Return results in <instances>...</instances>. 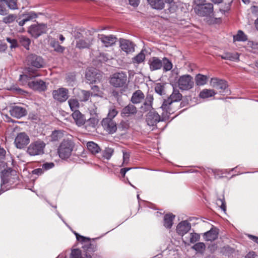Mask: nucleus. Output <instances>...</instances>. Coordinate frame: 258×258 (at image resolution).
<instances>
[{"mask_svg":"<svg viewBox=\"0 0 258 258\" xmlns=\"http://www.w3.org/2000/svg\"><path fill=\"white\" fill-rule=\"evenodd\" d=\"M182 98V94L178 89L173 88V92L170 96L164 100L161 108L166 112V115L168 117L169 115L173 114L175 110L172 108V104L173 102L180 101Z\"/></svg>","mask_w":258,"mask_h":258,"instance_id":"f257e3e1","label":"nucleus"},{"mask_svg":"<svg viewBox=\"0 0 258 258\" xmlns=\"http://www.w3.org/2000/svg\"><path fill=\"white\" fill-rule=\"evenodd\" d=\"M74 143L71 140H64L58 148L57 153L62 159L69 158L74 148Z\"/></svg>","mask_w":258,"mask_h":258,"instance_id":"f03ea898","label":"nucleus"},{"mask_svg":"<svg viewBox=\"0 0 258 258\" xmlns=\"http://www.w3.org/2000/svg\"><path fill=\"white\" fill-rule=\"evenodd\" d=\"M201 0H195L196 6L194 8L195 13L200 16L204 17L210 15L213 13V5L208 3L202 4L200 2ZM205 0H201V3H204Z\"/></svg>","mask_w":258,"mask_h":258,"instance_id":"7ed1b4c3","label":"nucleus"},{"mask_svg":"<svg viewBox=\"0 0 258 258\" xmlns=\"http://www.w3.org/2000/svg\"><path fill=\"white\" fill-rule=\"evenodd\" d=\"M127 75L123 72L113 74L110 78L109 83L115 88H122L126 85Z\"/></svg>","mask_w":258,"mask_h":258,"instance_id":"20e7f679","label":"nucleus"},{"mask_svg":"<svg viewBox=\"0 0 258 258\" xmlns=\"http://www.w3.org/2000/svg\"><path fill=\"white\" fill-rule=\"evenodd\" d=\"M177 84L180 90L187 91L194 87V82L192 77L190 75H184L179 78Z\"/></svg>","mask_w":258,"mask_h":258,"instance_id":"39448f33","label":"nucleus"},{"mask_svg":"<svg viewBox=\"0 0 258 258\" xmlns=\"http://www.w3.org/2000/svg\"><path fill=\"white\" fill-rule=\"evenodd\" d=\"M52 94L54 99L59 102H63L69 98V90L65 88L62 87L54 90Z\"/></svg>","mask_w":258,"mask_h":258,"instance_id":"423d86ee","label":"nucleus"},{"mask_svg":"<svg viewBox=\"0 0 258 258\" xmlns=\"http://www.w3.org/2000/svg\"><path fill=\"white\" fill-rule=\"evenodd\" d=\"M32 69L30 67L25 69L24 74L20 76L19 81L23 85H27L29 88L32 87Z\"/></svg>","mask_w":258,"mask_h":258,"instance_id":"0eeeda50","label":"nucleus"},{"mask_svg":"<svg viewBox=\"0 0 258 258\" xmlns=\"http://www.w3.org/2000/svg\"><path fill=\"white\" fill-rule=\"evenodd\" d=\"M104 130L108 134H112L117 131V124L115 121L110 118H105L101 122Z\"/></svg>","mask_w":258,"mask_h":258,"instance_id":"6e6552de","label":"nucleus"},{"mask_svg":"<svg viewBox=\"0 0 258 258\" xmlns=\"http://www.w3.org/2000/svg\"><path fill=\"white\" fill-rule=\"evenodd\" d=\"M30 142L29 136L25 133L18 134L15 140V144L17 148L22 149Z\"/></svg>","mask_w":258,"mask_h":258,"instance_id":"1a4fd4ad","label":"nucleus"},{"mask_svg":"<svg viewBox=\"0 0 258 258\" xmlns=\"http://www.w3.org/2000/svg\"><path fill=\"white\" fill-rule=\"evenodd\" d=\"M210 85L219 90V93L223 94L227 88L228 85L226 81L219 80L217 78H212L210 81Z\"/></svg>","mask_w":258,"mask_h":258,"instance_id":"9d476101","label":"nucleus"},{"mask_svg":"<svg viewBox=\"0 0 258 258\" xmlns=\"http://www.w3.org/2000/svg\"><path fill=\"white\" fill-rule=\"evenodd\" d=\"M14 175V177L13 179L14 180H18V177L17 176L16 171L14 170L11 169V168H9L7 170H4L2 171V180L3 182V184H5L6 183H11V176Z\"/></svg>","mask_w":258,"mask_h":258,"instance_id":"9b49d317","label":"nucleus"},{"mask_svg":"<svg viewBox=\"0 0 258 258\" xmlns=\"http://www.w3.org/2000/svg\"><path fill=\"white\" fill-rule=\"evenodd\" d=\"M149 4L154 9L161 10L164 8L165 4L170 5L174 2V0H147Z\"/></svg>","mask_w":258,"mask_h":258,"instance_id":"f8f14e48","label":"nucleus"},{"mask_svg":"<svg viewBox=\"0 0 258 258\" xmlns=\"http://www.w3.org/2000/svg\"><path fill=\"white\" fill-rule=\"evenodd\" d=\"M9 112L12 116L17 118H20L27 114V111L24 108L18 106H11Z\"/></svg>","mask_w":258,"mask_h":258,"instance_id":"ddd939ff","label":"nucleus"},{"mask_svg":"<svg viewBox=\"0 0 258 258\" xmlns=\"http://www.w3.org/2000/svg\"><path fill=\"white\" fill-rule=\"evenodd\" d=\"M191 228V224L187 221H182L180 222L176 227L177 233L183 236L187 233Z\"/></svg>","mask_w":258,"mask_h":258,"instance_id":"4468645a","label":"nucleus"},{"mask_svg":"<svg viewBox=\"0 0 258 258\" xmlns=\"http://www.w3.org/2000/svg\"><path fill=\"white\" fill-rule=\"evenodd\" d=\"M161 120L160 116L155 111H151L147 114L146 121L150 126H154Z\"/></svg>","mask_w":258,"mask_h":258,"instance_id":"2eb2a0df","label":"nucleus"},{"mask_svg":"<svg viewBox=\"0 0 258 258\" xmlns=\"http://www.w3.org/2000/svg\"><path fill=\"white\" fill-rule=\"evenodd\" d=\"M98 37L105 47L110 46L115 44L116 41V38L112 35L106 36L103 34H99Z\"/></svg>","mask_w":258,"mask_h":258,"instance_id":"dca6fc26","label":"nucleus"},{"mask_svg":"<svg viewBox=\"0 0 258 258\" xmlns=\"http://www.w3.org/2000/svg\"><path fill=\"white\" fill-rule=\"evenodd\" d=\"M120 47L126 53H131L135 50L134 45L132 42L124 39H120Z\"/></svg>","mask_w":258,"mask_h":258,"instance_id":"f3484780","label":"nucleus"},{"mask_svg":"<svg viewBox=\"0 0 258 258\" xmlns=\"http://www.w3.org/2000/svg\"><path fill=\"white\" fill-rule=\"evenodd\" d=\"M72 116L78 126H81L85 124L86 118L85 115L80 111L75 110L72 113Z\"/></svg>","mask_w":258,"mask_h":258,"instance_id":"a211bd4d","label":"nucleus"},{"mask_svg":"<svg viewBox=\"0 0 258 258\" xmlns=\"http://www.w3.org/2000/svg\"><path fill=\"white\" fill-rule=\"evenodd\" d=\"M47 26L43 24H38L36 22V24H33V37L37 38L42 34L46 32Z\"/></svg>","mask_w":258,"mask_h":258,"instance_id":"6ab92c4d","label":"nucleus"},{"mask_svg":"<svg viewBox=\"0 0 258 258\" xmlns=\"http://www.w3.org/2000/svg\"><path fill=\"white\" fill-rule=\"evenodd\" d=\"M45 144L43 141L38 140L33 144V156L42 155L44 153Z\"/></svg>","mask_w":258,"mask_h":258,"instance_id":"aec40b11","label":"nucleus"},{"mask_svg":"<svg viewBox=\"0 0 258 258\" xmlns=\"http://www.w3.org/2000/svg\"><path fill=\"white\" fill-rule=\"evenodd\" d=\"M149 64L150 70L153 71L162 68V61L158 57H153L149 59Z\"/></svg>","mask_w":258,"mask_h":258,"instance_id":"412c9836","label":"nucleus"},{"mask_svg":"<svg viewBox=\"0 0 258 258\" xmlns=\"http://www.w3.org/2000/svg\"><path fill=\"white\" fill-rule=\"evenodd\" d=\"M137 110L135 106L132 104H129L122 108L121 112V115L122 117H128L131 115L137 113Z\"/></svg>","mask_w":258,"mask_h":258,"instance_id":"4be33fe9","label":"nucleus"},{"mask_svg":"<svg viewBox=\"0 0 258 258\" xmlns=\"http://www.w3.org/2000/svg\"><path fill=\"white\" fill-rule=\"evenodd\" d=\"M38 76L35 75L33 71V78ZM46 89V85L45 83L40 80H34L33 79V90H36L39 92L44 91Z\"/></svg>","mask_w":258,"mask_h":258,"instance_id":"5701e85b","label":"nucleus"},{"mask_svg":"<svg viewBox=\"0 0 258 258\" xmlns=\"http://www.w3.org/2000/svg\"><path fill=\"white\" fill-rule=\"evenodd\" d=\"M102 75L100 73L92 72L88 70L86 73V78L90 81V83H96L99 82L101 79Z\"/></svg>","mask_w":258,"mask_h":258,"instance_id":"b1692460","label":"nucleus"},{"mask_svg":"<svg viewBox=\"0 0 258 258\" xmlns=\"http://www.w3.org/2000/svg\"><path fill=\"white\" fill-rule=\"evenodd\" d=\"M99 120L98 116H92L87 120L86 119V128L88 131L96 128L99 123Z\"/></svg>","mask_w":258,"mask_h":258,"instance_id":"393cba45","label":"nucleus"},{"mask_svg":"<svg viewBox=\"0 0 258 258\" xmlns=\"http://www.w3.org/2000/svg\"><path fill=\"white\" fill-rule=\"evenodd\" d=\"M218 231L215 228H211L209 231L204 234V238L206 241H212L218 237Z\"/></svg>","mask_w":258,"mask_h":258,"instance_id":"a878e982","label":"nucleus"},{"mask_svg":"<svg viewBox=\"0 0 258 258\" xmlns=\"http://www.w3.org/2000/svg\"><path fill=\"white\" fill-rule=\"evenodd\" d=\"M145 95L140 90L136 91L132 95L131 101L134 104L141 103L144 99Z\"/></svg>","mask_w":258,"mask_h":258,"instance_id":"bb28decb","label":"nucleus"},{"mask_svg":"<svg viewBox=\"0 0 258 258\" xmlns=\"http://www.w3.org/2000/svg\"><path fill=\"white\" fill-rule=\"evenodd\" d=\"M175 216L172 214H166L164 217L163 225L165 227L170 229L173 225V220Z\"/></svg>","mask_w":258,"mask_h":258,"instance_id":"cd10ccee","label":"nucleus"},{"mask_svg":"<svg viewBox=\"0 0 258 258\" xmlns=\"http://www.w3.org/2000/svg\"><path fill=\"white\" fill-rule=\"evenodd\" d=\"M216 93L213 89H204L200 92L199 97L202 99H206L214 96Z\"/></svg>","mask_w":258,"mask_h":258,"instance_id":"c85d7f7f","label":"nucleus"},{"mask_svg":"<svg viewBox=\"0 0 258 258\" xmlns=\"http://www.w3.org/2000/svg\"><path fill=\"white\" fill-rule=\"evenodd\" d=\"M88 150L92 154H96L100 152L101 149L99 146L93 142H88L87 144Z\"/></svg>","mask_w":258,"mask_h":258,"instance_id":"c756f323","label":"nucleus"},{"mask_svg":"<svg viewBox=\"0 0 258 258\" xmlns=\"http://www.w3.org/2000/svg\"><path fill=\"white\" fill-rule=\"evenodd\" d=\"M208 78L207 76L198 74L195 77V81L197 85L203 86L207 84Z\"/></svg>","mask_w":258,"mask_h":258,"instance_id":"7c9ffc66","label":"nucleus"},{"mask_svg":"<svg viewBox=\"0 0 258 258\" xmlns=\"http://www.w3.org/2000/svg\"><path fill=\"white\" fill-rule=\"evenodd\" d=\"M222 59L230 60L232 61L239 60V54L238 53L226 52L223 55H220Z\"/></svg>","mask_w":258,"mask_h":258,"instance_id":"2f4dec72","label":"nucleus"},{"mask_svg":"<svg viewBox=\"0 0 258 258\" xmlns=\"http://www.w3.org/2000/svg\"><path fill=\"white\" fill-rule=\"evenodd\" d=\"M233 41L244 42L247 40V36L242 30H238L236 35L233 36Z\"/></svg>","mask_w":258,"mask_h":258,"instance_id":"473e14b6","label":"nucleus"},{"mask_svg":"<svg viewBox=\"0 0 258 258\" xmlns=\"http://www.w3.org/2000/svg\"><path fill=\"white\" fill-rule=\"evenodd\" d=\"M91 43L88 40L80 39L77 41L76 47L80 49L89 48Z\"/></svg>","mask_w":258,"mask_h":258,"instance_id":"72a5a7b5","label":"nucleus"},{"mask_svg":"<svg viewBox=\"0 0 258 258\" xmlns=\"http://www.w3.org/2000/svg\"><path fill=\"white\" fill-rule=\"evenodd\" d=\"M44 66V62L40 56H33V68H41Z\"/></svg>","mask_w":258,"mask_h":258,"instance_id":"f704fd0d","label":"nucleus"},{"mask_svg":"<svg viewBox=\"0 0 258 258\" xmlns=\"http://www.w3.org/2000/svg\"><path fill=\"white\" fill-rule=\"evenodd\" d=\"M68 103L72 111L74 112L75 110H78L80 104L78 100L71 98L69 100Z\"/></svg>","mask_w":258,"mask_h":258,"instance_id":"c9c22d12","label":"nucleus"},{"mask_svg":"<svg viewBox=\"0 0 258 258\" xmlns=\"http://www.w3.org/2000/svg\"><path fill=\"white\" fill-rule=\"evenodd\" d=\"M145 59V55L142 52H140L138 54L135 56L132 59L133 63L139 64L143 62Z\"/></svg>","mask_w":258,"mask_h":258,"instance_id":"e433bc0d","label":"nucleus"},{"mask_svg":"<svg viewBox=\"0 0 258 258\" xmlns=\"http://www.w3.org/2000/svg\"><path fill=\"white\" fill-rule=\"evenodd\" d=\"M63 137V133L61 131H53L51 136L50 140L52 141H57L60 140Z\"/></svg>","mask_w":258,"mask_h":258,"instance_id":"4c0bfd02","label":"nucleus"},{"mask_svg":"<svg viewBox=\"0 0 258 258\" xmlns=\"http://www.w3.org/2000/svg\"><path fill=\"white\" fill-rule=\"evenodd\" d=\"M17 18V16L16 14H9L5 17L3 19V22L7 24H9L13 23Z\"/></svg>","mask_w":258,"mask_h":258,"instance_id":"58836bf2","label":"nucleus"},{"mask_svg":"<svg viewBox=\"0 0 258 258\" xmlns=\"http://www.w3.org/2000/svg\"><path fill=\"white\" fill-rule=\"evenodd\" d=\"M162 67L165 71H168L172 69V64L171 62L166 57H164L162 60Z\"/></svg>","mask_w":258,"mask_h":258,"instance_id":"ea45409f","label":"nucleus"},{"mask_svg":"<svg viewBox=\"0 0 258 258\" xmlns=\"http://www.w3.org/2000/svg\"><path fill=\"white\" fill-rule=\"evenodd\" d=\"M192 248L198 252L203 253L205 250L206 245L203 242H198L192 246Z\"/></svg>","mask_w":258,"mask_h":258,"instance_id":"a19ab883","label":"nucleus"},{"mask_svg":"<svg viewBox=\"0 0 258 258\" xmlns=\"http://www.w3.org/2000/svg\"><path fill=\"white\" fill-rule=\"evenodd\" d=\"M50 45L54 48V51L57 52L62 53L65 49V48L59 45L58 41H53L50 43Z\"/></svg>","mask_w":258,"mask_h":258,"instance_id":"79ce46f5","label":"nucleus"},{"mask_svg":"<svg viewBox=\"0 0 258 258\" xmlns=\"http://www.w3.org/2000/svg\"><path fill=\"white\" fill-rule=\"evenodd\" d=\"M8 8L11 10H17L19 9L18 0H6Z\"/></svg>","mask_w":258,"mask_h":258,"instance_id":"37998d69","label":"nucleus"},{"mask_svg":"<svg viewBox=\"0 0 258 258\" xmlns=\"http://www.w3.org/2000/svg\"><path fill=\"white\" fill-rule=\"evenodd\" d=\"M6 0H0V15H5L8 13Z\"/></svg>","mask_w":258,"mask_h":258,"instance_id":"c03bdc74","label":"nucleus"},{"mask_svg":"<svg viewBox=\"0 0 258 258\" xmlns=\"http://www.w3.org/2000/svg\"><path fill=\"white\" fill-rule=\"evenodd\" d=\"M216 204L220 207V208L224 211H226V206L225 201V199L223 195H222V198H218L216 200Z\"/></svg>","mask_w":258,"mask_h":258,"instance_id":"a18cd8bd","label":"nucleus"},{"mask_svg":"<svg viewBox=\"0 0 258 258\" xmlns=\"http://www.w3.org/2000/svg\"><path fill=\"white\" fill-rule=\"evenodd\" d=\"M20 43L27 49H29V46L31 43V40L25 36H21L19 39Z\"/></svg>","mask_w":258,"mask_h":258,"instance_id":"49530a36","label":"nucleus"},{"mask_svg":"<svg viewBox=\"0 0 258 258\" xmlns=\"http://www.w3.org/2000/svg\"><path fill=\"white\" fill-rule=\"evenodd\" d=\"M114 152L113 149L110 148H106L103 152V157L109 160L111 157Z\"/></svg>","mask_w":258,"mask_h":258,"instance_id":"de8ad7c7","label":"nucleus"},{"mask_svg":"<svg viewBox=\"0 0 258 258\" xmlns=\"http://www.w3.org/2000/svg\"><path fill=\"white\" fill-rule=\"evenodd\" d=\"M92 92L91 93V96H101L102 95V92L100 90L98 86L94 85L91 87Z\"/></svg>","mask_w":258,"mask_h":258,"instance_id":"09e8293b","label":"nucleus"},{"mask_svg":"<svg viewBox=\"0 0 258 258\" xmlns=\"http://www.w3.org/2000/svg\"><path fill=\"white\" fill-rule=\"evenodd\" d=\"M81 94L80 100L84 102L88 101L90 96H91V93L90 92L85 90H82Z\"/></svg>","mask_w":258,"mask_h":258,"instance_id":"8fccbe9b","label":"nucleus"},{"mask_svg":"<svg viewBox=\"0 0 258 258\" xmlns=\"http://www.w3.org/2000/svg\"><path fill=\"white\" fill-rule=\"evenodd\" d=\"M82 255L81 250L74 249L72 250L70 258H82Z\"/></svg>","mask_w":258,"mask_h":258,"instance_id":"3c124183","label":"nucleus"},{"mask_svg":"<svg viewBox=\"0 0 258 258\" xmlns=\"http://www.w3.org/2000/svg\"><path fill=\"white\" fill-rule=\"evenodd\" d=\"M117 114L118 111H117L115 107H111L109 109L107 117L106 118H110L111 119H112L117 115Z\"/></svg>","mask_w":258,"mask_h":258,"instance_id":"603ef678","label":"nucleus"},{"mask_svg":"<svg viewBox=\"0 0 258 258\" xmlns=\"http://www.w3.org/2000/svg\"><path fill=\"white\" fill-rule=\"evenodd\" d=\"M247 47L251 48V50L254 52L258 50V43L253 41H248L247 43Z\"/></svg>","mask_w":258,"mask_h":258,"instance_id":"864d4df0","label":"nucleus"},{"mask_svg":"<svg viewBox=\"0 0 258 258\" xmlns=\"http://www.w3.org/2000/svg\"><path fill=\"white\" fill-rule=\"evenodd\" d=\"M6 40L11 44V48H16L18 46V41L16 39L10 37H7Z\"/></svg>","mask_w":258,"mask_h":258,"instance_id":"5fc2aeb1","label":"nucleus"},{"mask_svg":"<svg viewBox=\"0 0 258 258\" xmlns=\"http://www.w3.org/2000/svg\"><path fill=\"white\" fill-rule=\"evenodd\" d=\"M155 91L160 95H162L164 92L163 85L160 83H157L155 87Z\"/></svg>","mask_w":258,"mask_h":258,"instance_id":"6e6d98bb","label":"nucleus"},{"mask_svg":"<svg viewBox=\"0 0 258 258\" xmlns=\"http://www.w3.org/2000/svg\"><path fill=\"white\" fill-rule=\"evenodd\" d=\"M200 238V235L196 233H190V243H194L196 241L199 240Z\"/></svg>","mask_w":258,"mask_h":258,"instance_id":"4d7b16f0","label":"nucleus"},{"mask_svg":"<svg viewBox=\"0 0 258 258\" xmlns=\"http://www.w3.org/2000/svg\"><path fill=\"white\" fill-rule=\"evenodd\" d=\"M123 163L122 165H127L130 161V154L129 153L123 151Z\"/></svg>","mask_w":258,"mask_h":258,"instance_id":"13d9d810","label":"nucleus"},{"mask_svg":"<svg viewBox=\"0 0 258 258\" xmlns=\"http://www.w3.org/2000/svg\"><path fill=\"white\" fill-rule=\"evenodd\" d=\"M77 240L82 242H88L89 243L90 241V238L85 237L83 236L80 235L77 233H75Z\"/></svg>","mask_w":258,"mask_h":258,"instance_id":"bf43d9fd","label":"nucleus"},{"mask_svg":"<svg viewBox=\"0 0 258 258\" xmlns=\"http://www.w3.org/2000/svg\"><path fill=\"white\" fill-rule=\"evenodd\" d=\"M89 113L92 116H98L97 113V107L94 104H93L92 106L88 108Z\"/></svg>","mask_w":258,"mask_h":258,"instance_id":"052dcab7","label":"nucleus"},{"mask_svg":"<svg viewBox=\"0 0 258 258\" xmlns=\"http://www.w3.org/2000/svg\"><path fill=\"white\" fill-rule=\"evenodd\" d=\"M230 7L231 4L228 3V4L225 5L223 9H220L219 11L222 13V14L225 15L226 13H228L230 11Z\"/></svg>","mask_w":258,"mask_h":258,"instance_id":"680f3d73","label":"nucleus"},{"mask_svg":"<svg viewBox=\"0 0 258 258\" xmlns=\"http://www.w3.org/2000/svg\"><path fill=\"white\" fill-rule=\"evenodd\" d=\"M54 166V164L52 162H49V163H44L42 165V168L44 169V170H47L48 169H50L52 168H53Z\"/></svg>","mask_w":258,"mask_h":258,"instance_id":"e2e57ef3","label":"nucleus"},{"mask_svg":"<svg viewBox=\"0 0 258 258\" xmlns=\"http://www.w3.org/2000/svg\"><path fill=\"white\" fill-rule=\"evenodd\" d=\"M153 100V96L151 95H147L146 96V102H145V105H148L149 106H151Z\"/></svg>","mask_w":258,"mask_h":258,"instance_id":"0e129e2a","label":"nucleus"},{"mask_svg":"<svg viewBox=\"0 0 258 258\" xmlns=\"http://www.w3.org/2000/svg\"><path fill=\"white\" fill-rule=\"evenodd\" d=\"M169 7L165 10V12L167 14L174 13L176 11V7L174 5H169Z\"/></svg>","mask_w":258,"mask_h":258,"instance_id":"69168bd1","label":"nucleus"},{"mask_svg":"<svg viewBox=\"0 0 258 258\" xmlns=\"http://www.w3.org/2000/svg\"><path fill=\"white\" fill-rule=\"evenodd\" d=\"M7 47V45L6 43L0 41V52L5 51Z\"/></svg>","mask_w":258,"mask_h":258,"instance_id":"338daca9","label":"nucleus"},{"mask_svg":"<svg viewBox=\"0 0 258 258\" xmlns=\"http://www.w3.org/2000/svg\"><path fill=\"white\" fill-rule=\"evenodd\" d=\"M32 18L31 16L28 17L27 18H24L22 20L19 22V25L21 26H23L25 23L29 21Z\"/></svg>","mask_w":258,"mask_h":258,"instance_id":"774afa93","label":"nucleus"}]
</instances>
